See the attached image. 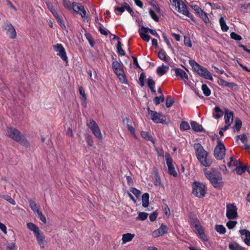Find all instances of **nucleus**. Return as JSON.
Listing matches in <instances>:
<instances>
[{"label":"nucleus","instance_id":"f257e3e1","mask_svg":"<svg viewBox=\"0 0 250 250\" xmlns=\"http://www.w3.org/2000/svg\"><path fill=\"white\" fill-rule=\"evenodd\" d=\"M195 156L201 166L206 167H209L212 163V160L208 157V153L204 149L200 143L193 145Z\"/></svg>","mask_w":250,"mask_h":250},{"label":"nucleus","instance_id":"f03ea898","mask_svg":"<svg viewBox=\"0 0 250 250\" xmlns=\"http://www.w3.org/2000/svg\"><path fill=\"white\" fill-rule=\"evenodd\" d=\"M204 172L206 177L215 188H219L223 187L222 175L216 169L212 168L209 171L205 168L204 169Z\"/></svg>","mask_w":250,"mask_h":250},{"label":"nucleus","instance_id":"7ed1b4c3","mask_svg":"<svg viewBox=\"0 0 250 250\" xmlns=\"http://www.w3.org/2000/svg\"><path fill=\"white\" fill-rule=\"evenodd\" d=\"M27 227L30 231L33 232L40 248L41 249L46 248L47 246V242L43 233L40 229L38 226L32 223H28Z\"/></svg>","mask_w":250,"mask_h":250},{"label":"nucleus","instance_id":"20e7f679","mask_svg":"<svg viewBox=\"0 0 250 250\" xmlns=\"http://www.w3.org/2000/svg\"><path fill=\"white\" fill-rule=\"evenodd\" d=\"M189 63L192 68L201 77L213 81V78L211 73L205 67L201 66L194 60H189Z\"/></svg>","mask_w":250,"mask_h":250},{"label":"nucleus","instance_id":"39448f33","mask_svg":"<svg viewBox=\"0 0 250 250\" xmlns=\"http://www.w3.org/2000/svg\"><path fill=\"white\" fill-rule=\"evenodd\" d=\"M7 134L10 138L18 142L22 145L25 146H29V143L26 139L16 128L13 127L8 128Z\"/></svg>","mask_w":250,"mask_h":250},{"label":"nucleus","instance_id":"423d86ee","mask_svg":"<svg viewBox=\"0 0 250 250\" xmlns=\"http://www.w3.org/2000/svg\"><path fill=\"white\" fill-rule=\"evenodd\" d=\"M192 193L198 198H202L205 196L206 188L205 185L200 182L194 181L192 185Z\"/></svg>","mask_w":250,"mask_h":250},{"label":"nucleus","instance_id":"0eeeda50","mask_svg":"<svg viewBox=\"0 0 250 250\" xmlns=\"http://www.w3.org/2000/svg\"><path fill=\"white\" fill-rule=\"evenodd\" d=\"M138 32L141 38L146 42H148L150 39V36L146 34L148 32L155 37L158 38H160V36L155 30L151 29L148 27H145L144 26H142L139 28Z\"/></svg>","mask_w":250,"mask_h":250},{"label":"nucleus","instance_id":"6e6552de","mask_svg":"<svg viewBox=\"0 0 250 250\" xmlns=\"http://www.w3.org/2000/svg\"><path fill=\"white\" fill-rule=\"evenodd\" d=\"M217 143V146L214 151V155L216 159L221 160L225 157L226 148L221 140L218 139Z\"/></svg>","mask_w":250,"mask_h":250},{"label":"nucleus","instance_id":"1a4fd4ad","mask_svg":"<svg viewBox=\"0 0 250 250\" xmlns=\"http://www.w3.org/2000/svg\"><path fill=\"white\" fill-rule=\"evenodd\" d=\"M86 125L96 138L99 140H102L103 139L102 134L100 128L97 123L93 119H90L87 121Z\"/></svg>","mask_w":250,"mask_h":250},{"label":"nucleus","instance_id":"9d476101","mask_svg":"<svg viewBox=\"0 0 250 250\" xmlns=\"http://www.w3.org/2000/svg\"><path fill=\"white\" fill-rule=\"evenodd\" d=\"M226 217L229 220L238 217L237 208L234 204H228L226 206Z\"/></svg>","mask_w":250,"mask_h":250},{"label":"nucleus","instance_id":"9b49d317","mask_svg":"<svg viewBox=\"0 0 250 250\" xmlns=\"http://www.w3.org/2000/svg\"><path fill=\"white\" fill-rule=\"evenodd\" d=\"M172 3L177 9L178 11L183 15L189 17V12L188 8L182 0H172Z\"/></svg>","mask_w":250,"mask_h":250},{"label":"nucleus","instance_id":"f8f14e48","mask_svg":"<svg viewBox=\"0 0 250 250\" xmlns=\"http://www.w3.org/2000/svg\"><path fill=\"white\" fill-rule=\"evenodd\" d=\"M53 48L57 53V55L59 56L63 61L65 62H68L66 52L62 44L60 43H57L56 44L53 45Z\"/></svg>","mask_w":250,"mask_h":250},{"label":"nucleus","instance_id":"ddd939ff","mask_svg":"<svg viewBox=\"0 0 250 250\" xmlns=\"http://www.w3.org/2000/svg\"><path fill=\"white\" fill-rule=\"evenodd\" d=\"M148 110V117L152 120L153 122L157 124L164 123L165 122V120L163 119V116L162 114L151 110L149 108Z\"/></svg>","mask_w":250,"mask_h":250},{"label":"nucleus","instance_id":"4468645a","mask_svg":"<svg viewBox=\"0 0 250 250\" xmlns=\"http://www.w3.org/2000/svg\"><path fill=\"white\" fill-rule=\"evenodd\" d=\"M72 7L75 12L79 13L81 15L82 18L87 19L86 12L83 5L76 2H73L72 3Z\"/></svg>","mask_w":250,"mask_h":250},{"label":"nucleus","instance_id":"2eb2a0df","mask_svg":"<svg viewBox=\"0 0 250 250\" xmlns=\"http://www.w3.org/2000/svg\"><path fill=\"white\" fill-rule=\"evenodd\" d=\"M4 29L7 31V35L11 39L16 38L17 33L14 26L10 23L5 24Z\"/></svg>","mask_w":250,"mask_h":250},{"label":"nucleus","instance_id":"dca6fc26","mask_svg":"<svg viewBox=\"0 0 250 250\" xmlns=\"http://www.w3.org/2000/svg\"><path fill=\"white\" fill-rule=\"evenodd\" d=\"M193 9L196 12L197 14L202 18L206 23L209 22V19L207 13L202 10L198 5H194L193 6Z\"/></svg>","mask_w":250,"mask_h":250},{"label":"nucleus","instance_id":"f3484780","mask_svg":"<svg viewBox=\"0 0 250 250\" xmlns=\"http://www.w3.org/2000/svg\"><path fill=\"white\" fill-rule=\"evenodd\" d=\"M239 232L241 236H244V242L245 244L250 246V231L246 229H242L239 230Z\"/></svg>","mask_w":250,"mask_h":250},{"label":"nucleus","instance_id":"a211bd4d","mask_svg":"<svg viewBox=\"0 0 250 250\" xmlns=\"http://www.w3.org/2000/svg\"><path fill=\"white\" fill-rule=\"evenodd\" d=\"M167 232V229L166 226L162 224L161 226L152 233V236L154 237H158L162 235Z\"/></svg>","mask_w":250,"mask_h":250},{"label":"nucleus","instance_id":"6ab92c4d","mask_svg":"<svg viewBox=\"0 0 250 250\" xmlns=\"http://www.w3.org/2000/svg\"><path fill=\"white\" fill-rule=\"evenodd\" d=\"M224 120L225 124L231 125L233 120V113L228 109H225Z\"/></svg>","mask_w":250,"mask_h":250},{"label":"nucleus","instance_id":"aec40b11","mask_svg":"<svg viewBox=\"0 0 250 250\" xmlns=\"http://www.w3.org/2000/svg\"><path fill=\"white\" fill-rule=\"evenodd\" d=\"M176 76L180 80H188V76L184 70L181 68L174 69Z\"/></svg>","mask_w":250,"mask_h":250},{"label":"nucleus","instance_id":"412c9836","mask_svg":"<svg viewBox=\"0 0 250 250\" xmlns=\"http://www.w3.org/2000/svg\"><path fill=\"white\" fill-rule=\"evenodd\" d=\"M112 66L114 72L116 74L123 72V65L122 63L119 62L118 61L116 60L113 61Z\"/></svg>","mask_w":250,"mask_h":250},{"label":"nucleus","instance_id":"4be33fe9","mask_svg":"<svg viewBox=\"0 0 250 250\" xmlns=\"http://www.w3.org/2000/svg\"><path fill=\"white\" fill-rule=\"evenodd\" d=\"M135 237L134 234L127 233L123 234L122 235V244H125L127 242H130Z\"/></svg>","mask_w":250,"mask_h":250},{"label":"nucleus","instance_id":"5701e85b","mask_svg":"<svg viewBox=\"0 0 250 250\" xmlns=\"http://www.w3.org/2000/svg\"><path fill=\"white\" fill-rule=\"evenodd\" d=\"M219 85L222 86H226L229 88H233L237 87V85L233 83L228 82L226 81L223 79L222 78H219Z\"/></svg>","mask_w":250,"mask_h":250},{"label":"nucleus","instance_id":"b1692460","mask_svg":"<svg viewBox=\"0 0 250 250\" xmlns=\"http://www.w3.org/2000/svg\"><path fill=\"white\" fill-rule=\"evenodd\" d=\"M223 111L221 110L219 107L215 106L213 111V116L214 118L217 119L222 117Z\"/></svg>","mask_w":250,"mask_h":250},{"label":"nucleus","instance_id":"393cba45","mask_svg":"<svg viewBox=\"0 0 250 250\" xmlns=\"http://www.w3.org/2000/svg\"><path fill=\"white\" fill-rule=\"evenodd\" d=\"M169 69V67L166 65H162V66H159L157 69L156 72L160 76H162L166 73Z\"/></svg>","mask_w":250,"mask_h":250},{"label":"nucleus","instance_id":"a878e982","mask_svg":"<svg viewBox=\"0 0 250 250\" xmlns=\"http://www.w3.org/2000/svg\"><path fill=\"white\" fill-rule=\"evenodd\" d=\"M221 30L223 32H227L229 30V26L227 25L226 21L223 17L221 16L219 20Z\"/></svg>","mask_w":250,"mask_h":250},{"label":"nucleus","instance_id":"bb28decb","mask_svg":"<svg viewBox=\"0 0 250 250\" xmlns=\"http://www.w3.org/2000/svg\"><path fill=\"white\" fill-rule=\"evenodd\" d=\"M79 93L81 96V99L82 100V104L85 107L86 106V96L82 86L79 87Z\"/></svg>","mask_w":250,"mask_h":250},{"label":"nucleus","instance_id":"cd10ccee","mask_svg":"<svg viewBox=\"0 0 250 250\" xmlns=\"http://www.w3.org/2000/svg\"><path fill=\"white\" fill-rule=\"evenodd\" d=\"M141 135L142 138L145 139L147 141H151L154 145L155 143V140L152 138V137L149 134L148 132L147 131H142L141 132Z\"/></svg>","mask_w":250,"mask_h":250},{"label":"nucleus","instance_id":"c85d7f7f","mask_svg":"<svg viewBox=\"0 0 250 250\" xmlns=\"http://www.w3.org/2000/svg\"><path fill=\"white\" fill-rule=\"evenodd\" d=\"M149 194L147 193H145L143 194L142 197V206L146 208L148 207L149 205Z\"/></svg>","mask_w":250,"mask_h":250},{"label":"nucleus","instance_id":"c756f323","mask_svg":"<svg viewBox=\"0 0 250 250\" xmlns=\"http://www.w3.org/2000/svg\"><path fill=\"white\" fill-rule=\"evenodd\" d=\"M190 125L192 128L195 131H201L203 129L202 125H200L196 122L191 121L190 122Z\"/></svg>","mask_w":250,"mask_h":250},{"label":"nucleus","instance_id":"7c9ffc66","mask_svg":"<svg viewBox=\"0 0 250 250\" xmlns=\"http://www.w3.org/2000/svg\"><path fill=\"white\" fill-rule=\"evenodd\" d=\"M29 206L32 210L35 213H38V211H40L41 210L39 209V207L37 206V204L35 201L32 199H29Z\"/></svg>","mask_w":250,"mask_h":250},{"label":"nucleus","instance_id":"2f4dec72","mask_svg":"<svg viewBox=\"0 0 250 250\" xmlns=\"http://www.w3.org/2000/svg\"><path fill=\"white\" fill-rule=\"evenodd\" d=\"M147 84L151 92L155 93L156 92L155 83L152 78L150 77L147 79Z\"/></svg>","mask_w":250,"mask_h":250},{"label":"nucleus","instance_id":"473e14b6","mask_svg":"<svg viewBox=\"0 0 250 250\" xmlns=\"http://www.w3.org/2000/svg\"><path fill=\"white\" fill-rule=\"evenodd\" d=\"M158 57L160 59L166 62H168L169 58L166 56V53L164 51H160L158 53Z\"/></svg>","mask_w":250,"mask_h":250},{"label":"nucleus","instance_id":"72a5a7b5","mask_svg":"<svg viewBox=\"0 0 250 250\" xmlns=\"http://www.w3.org/2000/svg\"><path fill=\"white\" fill-rule=\"evenodd\" d=\"M202 90L204 94L206 96H208L211 94L210 90L206 84H202Z\"/></svg>","mask_w":250,"mask_h":250},{"label":"nucleus","instance_id":"f704fd0d","mask_svg":"<svg viewBox=\"0 0 250 250\" xmlns=\"http://www.w3.org/2000/svg\"><path fill=\"white\" fill-rule=\"evenodd\" d=\"M242 126V122L239 119H236L235 121V125L233 127L234 130L238 132Z\"/></svg>","mask_w":250,"mask_h":250},{"label":"nucleus","instance_id":"c9c22d12","mask_svg":"<svg viewBox=\"0 0 250 250\" xmlns=\"http://www.w3.org/2000/svg\"><path fill=\"white\" fill-rule=\"evenodd\" d=\"M165 97L163 94L160 95L159 97H156L154 99V103L156 105H158L161 103L164 102Z\"/></svg>","mask_w":250,"mask_h":250},{"label":"nucleus","instance_id":"e433bc0d","mask_svg":"<svg viewBox=\"0 0 250 250\" xmlns=\"http://www.w3.org/2000/svg\"><path fill=\"white\" fill-rule=\"evenodd\" d=\"M148 213L146 212H140L138 214V217L136 218L137 220L144 221L147 219L148 217Z\"/></svg>","mask_w":250,"mask_h":250},{"label":"nucleus","instance_id":"4c0bfd02","mask_svg":"<svg viewBox=\"0 0 250 250\" xmlns=\"http://www.w3.org/2000/svg\"><path fill=\"white\" fill-rule=\"evenodd\" d=\"M165 157V159L166 161V163L167 166V167H169V166H173L172 159L171 158L169 154L168 153H166Z\"/></svg>","mask_w":250,"mask_h":250},{"label":"nucleus","instance_id":"58836bf2","mask_svg":"<svg viewBox=\"0 0 250 250\" xmlns=\"http://www.w3.org/2000/svg\"><path fill=\"white\" fill-rule=\"evenodd\" d=\"M215 230L220 234H224L226 232V228L221 225H216Z\"/></svg>","mask_w":250,"mask_h":250},{"label":"nucleus","instance_id":"ea45409f","mask_svg":"<svg viewBox=\"0 0 250 250\" xmlns=\"http://www.w3.org/2000/svg\"><path fill=\"white\" fill-rule=\"evenodd\" d=\"M240 245L236 242H231L229 244V248L230 250H238Z\"/></svg>","mask_w":250,"mask_h":250},{"label":"nucleus","instance_id":"a19ab883","mask_svg":"<svg viewBox=\"0 0 250 250\" xmlns=\"http://www.w3.org/2000/svg\"><path fill=\"white\" fill-rule=\"evenodd\" d=\"M63 6L68 10L72 8V4H71L69 0H62Z\"/></svg>","mask_w":250,"mask_h":250},{"label":"nucleus","instance_id":"79ce46f5","mask_svg":"<svg viewBox=\"0 0 250 250\" xmlns=\"http://www.w3.org/2000/svg\"><path fill=\"white\" fill-rule=\"evenodd\" d=\"M190 128L188 123L187 122H182L180 124V129L182 130H187Z\"/></svg>","mask_w":250,"mask_h":250},{"label":"nucleus","instance_id":"37998d69","mask_svg":"<svg viewBox=\"0 0 250 250\" xmlns=\"http://www.w3.org/2000/svg\"><path fill=\"white\" fill-rule=\"evenodd\" d=\"M118 76V77L120 79V81L123 83H126L127 80L124 75L123 72L122 73H119L116 74Z\"/></svg>","mask_w":250,"mask_h":250},{"label":"nucleus","instance_id":"c03bdc74","mask_svg":"<svg viewBox=\"0 0 250 250\" xmlns=\"http://www.w3.org/2000/svg\"><path fill=\"white\" fill-rule=\"evenodd\" d=\"M117 52L120 55H122V56L125 55V53L124 50L122 48V43H121V42H119L117 43Z\"/></svg>","mask_w":250,"mask_h":250},{"label":"nucleus","instance_id":"a18cd8bd","mask_svg":"<svg viewBox=\"0 0 250 250\" xmlns=\"http://www.w3.org/2000/svg\"><path fill=\"white\" fill-rule=\"evenodd\" d=\"M168 171L170 175L174 177H176L177 176V173L175 170L173 166L168 167Z\"/></svg>","mask_w":250,"mask_h":250},{"label":"nucleus","instance_id":"49530a36","mask_svg":"<svg viewBox=\"0 0 250 250\" xmlns=\"http://www.w3.org/2000/svg\"><path fill=\"white\" fill-rule=\"evenodd\" d=\"M173 103V99L171 96H169L167 98L166 105L167 107H169L172 105Z\"/></svg>","mask_w":250,"mask_h":250},{"label":"nucleus","instance_id":"de8ad7c7","mask_svg":"<svg viewBox=\"0 0 250 250\" xmlns=\"http://www.w3.org/2000/svg\"><path fill=\"white\" fill-rule=\"evenodd\" d=\"M149 13L151 18L153 20H154L156 21H158L159 18L154 11L150 9L149 10Z\"/></svg>","mask_w":250,"mask_h":250},{"label":"nucleus","instance_id":"09e8293b","mask_svg":"<svg viewBox=\"0 0 250 250\" xmlns=\"http://www.w3.org/2000/svg\"><path fill=\"white\" fill-rule=\"evenodd\" d=\"M99 30L101 34L104 35H107L108 31L104 27V26L100 24L99 27Z\"/></svg>","mask_w":250,"mask_h":250},{"label":"nucleus","instance_id":"8fccbe9b","mask_svg":"<svg viewBox=\"0 0 250 250\" xmlns=\"http://www.w3.org/2000/svg\"><path fill=\"white\" fill-rule=\"evenodd\" d=\"M246 170V167H238L235 168L236 172L238 174H241L245 172Z\"/></svg>","mask_w":250,"mask_h":250},{"label":"nucleus","instance_id":"3c124183","mask_svg":"<svg viewBox=\"0 0 250 250\" xmlns=\"http://www.w3.org/2000/svg\"><path fill=\"white\" fill-rule=\"evenodd\" d=\"M237 223V222L235 221H229L227 223V227L229 229H232L235 227Z\"/></svg>","mask_w":250,"mask_h":250},{"label":"nucleus","instance_id":"603ef678","mask_svg":"<svg viewBox=\"0 0 250 250\" xmlns=\"http://www.w3.org/2000/svg\"><path fill=\"white\" fill-rule=\"evenodd\" d=\"M230 37L231 39L236 41H241L242 39L240 35L237 34L235 32H231L230 33Z\"/></svg>","mask_w":250,"mask_h":250},{"label":"nucleus","instance_id":"864d4df0","mask_svg":"<svg viewBox=\"0 0 250 250\" xmlns=\"http://www.w3.org/2000/svg\"><path fill=\"white\" fill-rule=\"evenodd\" d=\"M38 217L44 223H46V219L45 216L42 213V211L38 212Z\"/></svg>","mask_w":250,"mask_h":250},{"label":"nucleus","instance_id":"5fc2aeb1","mask_svg":"<svg viewBox=\"0 0 250 250\" xmlns=\"http://www.w3.org/2000/svg\"><path fill=\"white\" fill-rule=\"evenodd\" d=\"M130 191L133 194H134L137 198H138L140 196V194H141L140 191L135 188H131L130 189Z\"/></svg>","mask_w":250,"mask_h":250},{"label":"nucleus","instance_id":"6e6d98bb","mask_svg":"<svg viewBox=\"0 0 250 250\" xmlns=\"http://www.w3.org/2000/svg\"><path fill=\"white\" fill-rule=\"evenodd\" d=\"M126 126H127L128 130L130 131V133L133 136V137L135 138H136V134L135 132V129L133 128V127L128 124Z\"/></svg>","mask_w":250,"mask_h":250},{"label":"nucleus","instance_id":"4d7b16f0","mask_svg":"<svg viewBox=\"0 0 250 250\" xmlns=\"http://www.w3.org/2000/svg\"><path fill=\"white\" fill-rule=\"evenodd\" d=\"M237 138H239L242 143L245 144L247 143V138L245 134L238 135Z\"/></svg>","mask_w":250,"mask_h":250},{"label":"nucleus","instance_id":"13d9d810","mask_svg":"<svg viewBox=\"0 0 250 250\" xmlns=\"http://www.w3.org/2000/svg\"><path fill=\"white\" fill-rule=\"evenodd\" d=\"M184 42L186 45L188 46L189 47H191L192 46L190 39L188 37H184Z\"/></svg>","mask_w":250,"mask_h":250},{"label":"nucleus","instance_id":"bf43d9fd","mask_svg":"<svg viewBox=\"0 0 250 250\" xmlns=\"http://www.w3.org/2000/svg\"><path fill=\"white\" fill-rule=\"evenodd\" d=\"M125 6L124 3L123 4L122 6L121 7H115L114 8V11L116 14L117 13H116V11H119L120 13H122L125 11Z\"/></svg>","mask_w":250,"mask_h":250},{"label":"nucleus","instance_id":"052dcab7","mask_svg":"<svg viewBox=\"0 0 250 250\" xmlns=\"http://www.w3.org/2000/svg\"><path fill=\"white\" fill-rule=\"evenodd\" d=\"M145 77V75L144 73H142L140 74V77H139V83L141 86H143L144 85V80Z\"/></svg>","mask_w":250,"mask_h":250},{"label":"nucleus","instance_id":"680f3d73","mask_svg":"<svg viewBox=\"0 0 250 250\" xmlns=\"http://www.w3.org/2000/svg\"><path fill=\"white\" fill-rule=\"evenodd\" d=\"M86 141L88 146H91L93 144V142L91 136H88L86 137Z\"/></svg>","mask_w":250,"mask_h":250},{"label":"nucleus","instance_id":"e2e57ef3","mask_svg":"<svg viewBox=\"0 0 250 250\" xmlns=\"http://www.w3.org/2000/svg\"><path fill=\"white\" fill-rule=\"evenodd\" d=\"M125 9H126L130 14H132L133 13V10L130 8L129 5L126 2L124 3Z\"/></svg>","mask_w":250,"mask_h":250},{"label":"nucleus","instance_id":"0e129e2a","mask_svg":"<svg viewBox=\"0 0 250 250\" xmlns=\"http://www.w3.org/2000/svg\"><path fill=\"white\" fill-rule=\"evenodd\" d=\"M157 217V213L153 212L149 215V219L151 221L153 222L155 221Z\"/></svg>","mask_w":250,"mask_h":250},{"label":"nucleus","instance_id":"69168bd1","mask_svg":"<svg viewBox=\"0 0 250 250\" xmlns=\"http://www.w3.org/2000/svg\"><path fill=\"white\" fill-rule=\"evenodd\" d=\"M59 23V24L60 25V26L62 28H65V26L64 25V23L63 22V21L62 20V17L61 16L60 17L58 18L57 19H56Z\"/></svg>","mask_w":250,"mask_h":250},{"label":"nucleus","instance_id":"338daca9","mask_svg":"<svg viewBox=\"0 0 250 250\" xmlns=\"http://www.w3.org/2000/svg\"><path fill=\"white\" fill-rule=\"evenodd\" d=\"M163 37H164V41L167 44L168 47L169 48L172 49V46H171V45L169 40H168V39L167 38V37L164 34H163Z\"/></svg>","mask_w":250,"mask_h":250},{"label":"nucleus","instance_id":"774afa93","mask_svg":"<svg viewBox=\"0 0 250 250\" xmlns=\"http://www.w3.org/2000/svg\"><path fill=\"white\" fill-rule=\"evenodd\" d=\"M0 229L1 230V231L4 233H7L6 231V227L5 225L2 224V223L0 222Z\"/></svg>","mask_w":250,"mask_h":250}]
</instances>
